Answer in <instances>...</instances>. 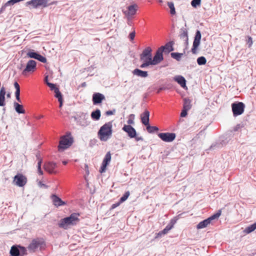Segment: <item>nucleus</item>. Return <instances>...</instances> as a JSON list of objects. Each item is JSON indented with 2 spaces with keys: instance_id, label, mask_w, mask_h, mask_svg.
Here are the masks:
<instances>
[{
  "instance_id": "nucleus-51",
  "label": "nucleus",
  "mask_w": 256,
  "mask_h": 256,
  "mask_svg": "<svg viewBox=\"0 0 256 256\" xmlns=\"http://www.w3.org/2000/svg\"><path fill=\"white\" fill-rule=\"evenodd\" d=\"M16 2H18V0H10L6 3V5H8V6H11L14 4Z\"/></svg>"
},
{
  "instance_id": "nucleus-62",
  "label": "nucleus",
  "mask_w": 256,
  "mask_h": 256,
  "mask_svg": "<svg viewBox=\"0 0 256 256\" xmlns=\"http://www.w3.org/2000/svg\"><path fill=\"white\" fill-rule=\"evenodd\" d=\"M38 174L40 175L43 174V172L42 171L41 168H38Z\"/></svg>"
},
{
  "instance_id": "nucleus-52",
  "label": "nucleus",
  "mask_w": 256,
  "mask_h": 256,
  "mask_svg": "<svg viewBox=\"0 0 256 256\" xmlns=\"http://www.w3.org/2000/svg\"><path fill=\"white\" fill-rule=\"evenodd\" d=\"M135 31L134 30L133 32H131L129 34V38L130 40H134V37H135Z\"/></svg>"
},
{
  "instance_id": "nucleus-13",
  "label": "nucleus",
  "mask_w": 256,
  "mask_h": 256,
  "mask_svg": "<svg viewBox=\"0 0 256 256\" xmlns=\"http://www.w3.org/2000/svg\"><path fill=\"white\" fill-rule=\"evenodd\" d=\"M174 42L173 41H170L167 42L164 46H162L158 48L162 50V52L166 54H168L170 52L174 50Z\"/></svg>"
},
{
  "instance_id": "nucleus-29",
  "label": "nucleus",
  "mask_w": 256,
  "mask_h": 256,
  "mask_svg": "<svg viewBox=\"0 0 256 256\" xmlns=\"http://www.w3.org/2000/svg\"><path fill=\"white\" fill-rule=\"evenodd\" d=\"M256 229V222L246 227L244 232L246 234H250Z\"/></svg>"
},
{
  "instance_id": "nucleus-55",
  "label": "nucleus",
  "mask_w": 256,
  "mask_h": 256,
  "mask_svg": "<svg viewBox=\"0 0 256 256\" xmlns=\"http://www.w3.org/2000/svg\"><path fill=\"white\" fill-rule=\"evenodd\" d=\"M115 112H116L115 110H108V111L106 112V116L112 115L114 114Z\"/></svg>"
},
{
  "instance_id": "nucleus-58",
  "label": "nucleus",
  "mask_w": 256,
  "mask_h": 256,
  "mask_svg": "<svg viewBox=\"0 0 256 256\" xmlns=\"http://www.w3.org/2000/svg\"><path fill=\"white\" fill-rule=\"evenodd\" d=\"M8 6V5H6V4H4V6L2 7V8H1V9H0V13H2L3 11H4V10H5L6 8V6Z\"/></svg>"
},
{
  "instance_id": "nucleus-10",
  "label": "nucleus",
  "mask_w": 256,
  "mask_h": 256,
  "mask_svg": "<svg viewBox=\"0 0 256 256\" xmlns=\"http://www.w3.org/2000/svg\"><path fill=\"white\" fill-rule=\"evenodd\" d=\"M152 49L150 47H146L144 50L140 54V60L142 61H152Z\"/></svg>"
},
{
  "instance_id": "nucleus-60",
  "label": "nucleus",
  "mask_w": 256,
  "mask_h": 256,
  "mask_svg": "<svg viewBox=\"0 0 256 256\" xmlns=\"http://www.w3.org/2000/svg\"><path fill=\"white\" fill-rule=\"evenodd\" d=\"M42 163V159H40L38 163V168H41V164Z\"/></svg>"
},
{
  "instance_id": "nucleus-4",
  "label": "nucleus",
  "mask_w": 256,
  "mask_h": 256,
  "mask_svg": "<svg viewBox=\"0 0 256 256\" xmlns=\"http://www.w3.org/2000/svg\"><path fill=\"white\" fill-rule=\"evenodd\" d=\"M70 132H68L66 136H62L58 146L59 152H63L65 149L71 146L74 142L73 138L72 137Z\"/></svg>"
},
{
  "instance_id": "nucleus-33",
  "label": "nucleus",
  "mask_w": 256,
  "mask_h": 256,
  "mask_svg": "<svg viewBox=\"0 0 256 256\" xmlns=\"http://www.w3.org/2000/svg\"><path fill=\"white\" fill-rule=\"evenodd\" d=\"M111 160V154L110 152H108L102 161V162L108 164Z\"/></svg>"
},
{
  "instance_id": "nucleus-9",
  "label": "nucleus",
  "mask_w": 256,
  "mask_h": 256,
  "mask_svg": "<svg viewBox=\"0 0 256 256\" xmlns=\"http://www.w3.org/2000/svg\"><path fill=\"white\" fill-rule=\"evenodd\" d=\"M202 38V34L200 30H197L194 38V40L192 44V52L194 54L196 53V50L199 46L200 42V40Z\"/></svg>"
},
{
  "instance_id": "nucleus-11",
  "label": "nucleus",
  "mask_w": 256,
  "mask_h": 256,
  "mask_svg": "<svg viewBox=\"0 0 256 256\" xmlns=\"http://www.w3.org/2000/svg\"><path fill=\"white\" fill-rule=\"evenodd\" d=\"M158 136L165 142H172L176 138V135L172 132H161L158 134Z\"/></svg>"
},
{
  "instance_id": "nucleus-41",
  "label": "nucleus",
  "mask_w": 256,
  "mask_h": 256,
  "mask_svg": "<svg viewBox=\"0 0 256 256\" xmlns=\"http://www.w3.org/2000/svg\"><path fill=\"white\" fill-rule=\"evenodd\" d=\"M201 4V0H192L191 2V5L192 7L196 8L197 6H200Z\"/></svg>"
},
{
  "instance_id": "nucleus-22",
  "label": "nucleus",
  "mask_w": 256,
  "mask_h": 256,
  "mask_svg": "<svg viewBox=\"0 0 256 256\" xmlns=\"http://www.w3.org/2000/svg\"><path fill=\"white\" fill-rule=\"evenodd\" d=\"M174 80L182 88H184L186 87V80L184 77L181 76H178L174 78Z\"/></svg>"
},
{
  "instance_id": "nucleus-2",
  "label": "nucleus",
  "mask_w": 256,
  "mask_h": 256,
  "mask_svg": "<svg viewBox=\"0 0 256 256\" xmlns=\"http://www.w3.org/2000/svg\"><path fill=\"white\" fill-rule=\"evenodd\" d=\"M79 216V214L72 213L69 216L61 219L58 224V227L64 230H68L70 228V226L76 225L80 221Z\"/></svg>"
},
{
  "instance_id": "nucleus-5",
  "label": "nucleus",
  "mask_w": 256,
  "mask_h": 256,
  "mask_svg": "<svg viewBox=\"0 0 256 256\" xmlns=\"http://www.w3.org/2000/svg\"><path fill=\"white\" fill-rule=\"evenodd\" d=\"M74 120L78 124L83 126H86L90 124V122L88 120V116L87 113L83 112H78L76 113V115L72 116Z\"/></svg>"
},
{
  "instance_id": "nucleus-12",
  "label": "nucleus",
  "mask_w": 256,
  "mask_h": 256,
  "mask_svg": "<svg viewBox=\"0 0 256 256\" xmlns=\"http://www.w3.org/2000/svg\"><path fill=\"white\" fill-rule=\"evenodd\" d=\"M164 60L163 52L158 48L151 61L152 65H156Z\"/></svg>"
},
{
  "instance_id": "nucleus-28",
  "label": "nucleus",
  "mask_w": 256,
  "mask_h": 256,
  "mask_svg": "<svg viewBox=\"0 0 256 256\" xmlns=\"http://www.w3.org/2000/svg\"><path fill=\"white\" fill-rule=\"evenodd\" d=\"M100 111L99 109H96L91 113L92 118L95 120H98L100 117Z\"/></svg>"
},
{
  "instance_id": "nucleus-1",
  "label": "nucleus",
  "mask_w": 256,
  "mask_h": 256,
  "mask_svg": "<svg viewBox=\"0 0 256 256\" xmlns=\"http://www.w3.org/2000/svg\"><path fill=\"white\" fill-rule=\"evenodd\" d=\"M46 247V242L42 238L37 237L32 238L27 247L30 252L34 253L44 250Z\"/></svg>"
},
{
  "instance_id": "nucleus-17",
  "label": "nucleus",
  "mask_w": 256,
  "mask_h": 256,
  "mask_svg": "<svg viewBox=\"0 0 256 256\" xmlns=\"http://www.w3.org/2000/svg\"><path fill=\"white\" fill-rule=\"evenodd\" d=\"M138 6L136 4L130 5L128 7V11L124 12V13L127 16H132L134 15L136 12Z\"/></svg>"
},
{
  "instance_id": "nucleus-21",
  "label": "nucleus",
  "mask_w": 256,
  "mask_h": 256,
  "mask_svg": "<svg viewBox=\"0 0 256 256\" xmlns=\"http://www.w3.org/2000/svg\"><path fill=\"white\" fill-rule=\"evenodd\" d=\"M6 94L4 87L2 86L0 90V106H4L5 104V95Z\"/></svg>"
},
{
  "instance_id": "nucleus-59",
  "label": "nucleus",
  "mask_w": 256,
  "mask_h": 256,
  "mask_svg": "<svg viewBox=\"0 0 256 256\" xmlns=\"http://www.w3.org/2000/svg\"><path fill=\"white\" fill-rule=\"evenodd\" d=\"M20 90H16V92H15L16 97H18V96H20Z\"/></svg>"
},
{
  "instance_id": "nucleus-25",
  "label": "nucleus",
  "mask_w": 256,
  "mask_h": 256,
  "mask_svg": "<svg viewBox=\"0 0 256 256\" xmlns=\"http://www.w3.org/2000/svg\"><path fill=\"white\" fill-rule=\"evenodd\" d=\"M210 223H211L210 222L208 218L200 222H199L196 226V228L198 229H202V228H205Z\"/></svg>"
},
{
  "instance_id": "nucleus-20",
  "label": "nucleus",
  "mask_w": 256,
  "mask_h": 256,
  "mask_svg": "<svg viewBox=\"0 0 256 256\" xmlns=\"http://www.w3.org/2000/svg\"><path fill=\"white\" fill-rule=\"evenodd\" d=\"M132 74L138 76L141 78H146L148 76V73L146 71H143L138 68H136L132 71Z\"/></svg>"
},
{
  "instance_id": "nucleus-30",
  "label": "nucleus",
  "mask_w": 256,
  "mask_h": 256,
  "mask_svg": "<svg viewBox=\"0 0 256 256\" xmlns=\"http://www.w3.org/2000/svg\"><path fill=\"white\" fill-rule=\"evenodd\" d=\"M27 56L30 58H32L36 60L39 54L36 52L34 50H30L26 54Z\"/></svg>"
},
{
  "instance_id": "nucleus-44",
  "label": "nucleus",
  "mask_w": 256,
  "mask_h": 256,
  "mask_svg": "<svg viewBox=\"0 0 256 256\" xmlns=\"http://www.w3.org/2000/svg\"><path fill=\"white\" fill-rule=\"evenodd\" d=\"M150 65H152V63L151 61L145 60V61H144L143 64H142L140 66V68H146V67L149 66Z\"/></svg>"
},
{
  "instance_id": "nucleus-63",
  "label": "nucleus",
  "mask_w": 256,
  "mask_h": 256,
  "mask_svg": "<svg viewBox=\"0 0 256 256\" xmlns=\"http://www.w3.org/2000/svg\"><path fill=\"white\" fill-rule=\"evenodd\" d=\"M136 140V141H138V140H143V138L142 136H140V137H136V138H134Z\"/></svg>"
},
{
  "instance_id": "nucleus-6",
  "label": "nucleus",
  "mask_w": 256,
  "mask_h": 256,
  "mask_svg": "<svg viewBox=\"0 0 256 256\" xmlns=\"http://www.w3.org/2000/svg\"><path fill=\"white\" fill-rule=\"evenodd\" d=\"M245 105L242 102H234L232 104V109L234 116L242 114L244 110Z\"/></svg>"
},
{
  "instance_id": "nucleus-38",
  "label": "nucleus",
  "mask_w": 256,
  "mask_h": 256,
  "mask_svg": "<svg viewBox=\"0 0 256 256\" xmlns=\"http://www.w3.org/2000/svg\"><path fill=\"white\" fill-rule=\"evenodd\" d=\"M168 6L170 8V14H176V10L174 3L172 2H168Z\"/></svg>"
},
{
  "instance_id": "nucleus-3",
  "label": "nucleus",
  "mask_w": 256,
  "mask_h": 256,
  "mask_svg": "<svg viewBox=\"0 0 256 256\" xmlns=\"http://www.w3.org/2000/svg\"><path fill=\"white\" fill-rule=\"evenodd\" d=\"M112 121L106 122L100 128L98 132V136L101 140L106 141L112 136Z\"/></svg>"
},
{
  "instance_id": "nucleus-42",
  "label": "nucleus",
  "mask_w": 256,
  "mask_h": 256,
  "mask_svg": "<svg viewBox=\"0 0 256 256\" xmlns=\"http://www.w3.org/2000/svg\"><path fill=\"white\" fill-rule=\"evenodd\" d=\"M27 5H32L34 8H37L38 6L36 0H31L26 2Z\"/></svg>"
},
{
  "instance_id": "nucleus-64",
  "label": "nucleus",
  "mask_w": 256,
  "mask_h": 256,
  "mask_svg": "<svg viewBox=\"0 0 256 256\" xmlns=\"http://www.w3.org/2000/svg\"><path fill=\"white\" fill-rule=\"evenodd\" d=\"M62 100H63L62 99L58 100V101L60 103V106H59L60 108H61L62 106Z\"/></svg>"
},
{
  "instance_id": "nucleus-36",
  "label": "nucleus",
  "mask_w": 256,
  "mask_h": 256,
  "mask_svg": "<svg viewBox=\"0 0 256 256\" xmlns=\"http://www.w3.org/2000/svg\"><path fill=\"white\" fill-rule=\"evenodd\" d=\"M18 250L20 251V256H23L27 254V248H26L24 246H18Z\"/></svg>"
},
{
  "instance_id": "nucleus-24",
  "label": "nucleus",
  "mask_w": 256,
  "mask_h": 256,
  "mask_svg": "<svg viewBox=\"0 0 256 256\" xmlns=\"http://www.w3.org/2000/svg\"><path fill=\"white\" fill-rule=\"evenodd\" d=\"M180 36L181 39H183L184 41L188 40V32L186 28H180Z\"/></svg>"
},
{
  "instance_id": "nucleus-27",
  "label": "nucleus",
  "mask_w": 256,
  "mask_h": 256,
  "mask_svg": "<svg viewBox=\"0 0 256 256\" xmlns=\"http://www.w3.org/2000/svg\"><path fill=\"white\" fill-rule=\"evenodd\" d=\"M10 254L11 256H20L18 246H12L10 250Z\"/></svg>"
},
{
  "instance_id": "nucleus-49",
  "label": "nucleus",
  "mask_w": 256,
  "mask_h": 256,
  "mask_svg": "<svg viewBox=\"0 0 256 256\" xmlns=\"http://www.w3.org/2000/svg\"><path fill=\"white\" fill-rule=\"evenodd\" d=\"M189 110H186V109H184V108H182V111L180 113V116L182 117V118H184V117H186L187 115H188V111Z\"/></svg>"
},
{
  "instance_id": "nucleus-15",
  "label": "nucleus",
  "mask_w": 256,
  "mask_h": 256,
  "mask_svg": "<svg viewBox=\"0 0 256 256\" xmlns=\"http://www.w3.org/2000/svg\"><path fill=\"white\" fill-rule=\"evenodd\" d=\"M122 129L128 133V136L130 138H136V130L130 125H124Z\"/></svg>"
},
{
  "instance_id": "nucleus-47",
  "label": "nucleus",
  "mask_w": 256,
  "mask_h": 256,
  "mask_svg": "<svg viewBox=\"0 0 256 256\" xmlns=\"http://www.w3.org/2000/svg\"><path fill=\"white\" fill-rule=\"evenodd\" d=\"M50 88L51 90L56 91V89L58 88L56 86L52 83H48L47 85Z\"/></svg>"
},
{
  "instance_id": "nucleus-54",
  "label": "nucleus",
  "mask_w": 256,
  "mask_h": 256,
  "mask_svg": "<svg viewBox=\"0 0 256 256\" xmlns=\"http://www.w3.org/2000/svg\"><path fill=\"white\" fill-rule=\"evenodd\" d=\"M121 203L122 202H120V201H119L118 202L112 204L111 206L110 210H113L116 208V207L119 206Z\"/></svg>"
},
{
  "instance_id": "nucleus-53",
  "label": "nucleus",
  "mask_w": 256,
  "mask_h": 256,
  "mask_svg": "<svg viewBox=\"0 0 256 256\" xmlns=\"http://www.w3.org/2000/svg\"><path fill=\"white\" fill-rule=\"evenodd\" d=\"M247 43L248 44V48H250L252 44V39L250 36H248Z\"/></svg>"
},
{
  "instance_id": "nucleus-48",
  "label": "nucleus",
  "mask_w": 256,
  "mask_h": 256,
  "mask_svg": "<svg viewBox=\"0 0 256 256\" xmlns=\"http://www.w3.org/2000/svg\"><path fill=\"white\" fill-rule=\"evenodd\" d=\"M178 216L174 218H172L170 220V221L169 223L170 224L171 226H172L174 227V226L176 222V221L178 220Z\"/></svg>"
},
{
  "instance_id": "nucleus-45",
  "label": "nucleus",
  "mask_w": 256,
  "mask_h": 256,
  "mask_svg": "<svg viewBox=\"0 0 256 256\" xmlns=\"http://www.w3.org/2000/svg\"><path fill=\"white\" fill-rule=\"evenodd\" d=\"M36 60L43 63H46V58L40 54H39Z\"/></svg>"
},
{
  "instance_id": "nucleus-37",
  "label": "nucleus",
  "mask_w": 256,
  "mask_h": 256,
  "mask_svg": "<svg viewBox=\"0 0 256 256\" xmlns=\"http://www.w3.org/2000/svg\"><path fill=\"white\" fill-rule=\"evenodd\" d=\"M172 228H173V226H171L170 224H168L162 230V231H160V232L159 234H166Z\"/></svg>"
},
{
  "instance_id": "nucleus-46",
  "label": "nucleus",
  "mask_w": 256,
  "mask_h": 256,
  "mask_svg": "<svg viewBox=\"0 0 256 256\" xmlns=\"http://www.w3.org/2000/svg\"><path fill=\"white\" fill-rule=\"evenodd\" d=\"M108 164H104L102 162V166H100V173H103L106 171V168Z\"/></svg>"
},
{
  "instance_id": "nucleus-31",
  "label": "nucleus",
  "mask_w": 256,
  "mask_h": 256,
  "mask_svg": "<svg viewBox=\"0 0 256 256\" xmlns=\"http://www.w3.org/2000/svg\"><path fill=\"white\" fill-rule=\"evenodd\" d=\"M146 130L149 133H154L158 130V128L156 126H151L150 124L146 126Z\"/></svg>"
},
{
  "instance_id": "nucleus-19",
  "label": "nucleus",
  "mask_w": 256,
  "mask_h": 256,
  "mask_svg": "<svg viewBox=\"0 0 256 256\" xmlns=\"http://www.w3.org/2000/svg\"><path fill=\"white\" fill-rule=\"evenodd\" d=\"M149 116L150 112L148 110H146L142 114V115L141 118L142 122L144 126H146L147 124H149Z\"/></svg>"
},
{
  "instance_id": "nucleus-7",
  "label": "nucleus",
  "mask_w": 256,
  "mask_h": 256,
  "mask_svg": "<svg viewBox=\"0 0 256 256\" xmlns=\"http://www.w3.org/2000/svg\"><path fill=\"white\" fill-rule=\"evenodd\" d=\"M36 68V62L34 60H30L28 62L26 68L22 72V74L26 76L28 73L33 72Z\"/></svg>"
},
{
  "instance_id": "nucleus-18",
  "label": "nucleus",
  "mask_w": 256,
  "mask_h": 256,
  "mask_svg": "<svg viewBox=\"0 0 256 256\" xmlns=\"http://www.w3.org/2000/svg\"><path fill=\"white\" fill-rule=\"evenodd\" d=\"M51 198L52 200L53 204L56 207L66 204V203L62 201L60 198L56 194H52Z\"/></svg>"
},
{
  "instance_id": "nucleus-57",
  "label": "nucleus",
  "mask_w": 256,
  "mask_h": 256,
  "mask_svg": "<svg viewBox=\"0 0 256 256\" xmlns=\"http://www.w3.org/2000/svg\"><path fill=\"white\" fill-rule=\"evenodd\" d=\"M48 75H46V76H44V82L46 84V85H48V83H50L48 82Z\"/></svg>"
},
{
  "instance_id": "nucleus-8",
  "label": "nucleus",
  "mask_w": 256,
  "mask_h": 256,
  "mask_svg": "<svg viewBox=\"0 0 256 256\" xmlns=\"http://www.w3.org/2000/svg\"><path fill=\"white\" fill-rule=\"evenodd\" d=\"M27 182L26 178L22 174H18L14 177V184L20 187L24 186Z\"/></svg>"
},
{
  "instance_id": "nucleus-50",
  "label": "nucleus",
  "mask_w": 256,
  "mask_h": 256,
  "mask_svg": "<svg viewBox=\"0 0 256 256\" xmlns=\"http://www.w3.org/2000/svg\"><path fill=\"white\" fill-rule=\"evenodd\" d=\"M244 127L243 124H238L234 128V131L236 132L239 130V129L241 128H242Z\"/></svg>"
},
{
  "instance_id": "nucleus-16",
  "label": "nucleus",
  "mask_w": 256,
  "mask_h": 256,
  "mask_svg": "<svg viewBox=\"0 0 256 256\" xmlns=\"http://www.w3.org/2000/svg\"><path fill=\"white\" fill-rule=\"evenodd\" d=\"M56 166V164L52 162H48L44 164V168L50 174H56V171L54 168Z\"/></svg>"
},
{
  "instance_id": "nucleus-26",
  "label": "nucleus",
  "mask_w": 256,
  "mask_h": 256,
  "mask_svg": "<svg viewBox=\"0 0 256 256\" xmlns=\"http://www.w3.org/2000/svg\"><path fill=\"white\" fill-rule=\"evenodd\" d=\"M183 100L184 104L182 108H184V109L190 110L192 106V105L191 104L192 100L189 98H184Z\"/></svg>"
},
{
  "instance_id": "nucleus-14",
  "label": "nucleus",
  "mask_w": 256,
  "mask_h": 256,
  "mask_svg": "<svg viewBox=\"0 0 256 256\" xmlns=\"http://www.w3.org/2000/svg\"><path fill=\"white\" fill-rule=\"evenodd\" d=\"M104 100V96L100 93L96 92L92 95V100L94 105H97L102 103V102Z\"/></svg>"
},
{
  "instance_id": "nucleus-56",
  "label": "nucleus",
  "mask_w": 256,
  "mask_h": 256,
  "mask_svg": "<svg viewBox=\"0 0 256 256\" xmlns=\"http://www.w3.org/2000/svg\"><path fill=\"white\" fill-rule=\"evenodd\" d=\"M14 86L16 90H20V86L19 84L18 83V82H14Z\"/></svg>"
},
{
  "instance_id": "nucleus-43",
  "label": "nucleus",
  "mask_w": 256,
  "mask_h": 256,
  "mask_svg": "<svg viewBox=\"0 0 256 256\" xmlns=\"http://www.w3.org/2000/svg\"><path fill=\"white\" fill-rule=\"evenodd\" d=\"M54 92L55 93L54 96L58 100L62 99V93L60 92L58 88L56 89V91H54Z\"/></svg>"
},
{
  "instance_id": "nucleus-34",
  "label": "nucleus",
  "mask_w": 256,
  "mask_h": 256,
  "mask_svg": "<svg viewBox=\"0 0 256 256\" xmlns=\"http://www.w3.org/2000/svg\"><path fill=\"white\" fill-rule=\"evenodd\" d=\"M221 212H222L221 210H218L216 212V213L214 214L213 215H212L210 217H209L208 218L210 220V222H212V220H214L215 219H218L220 216Z\"/></svg>"
},
{
  "instance_id": "nucleus-39",
  "label": "nucleus",
  "mask_w": 256,
  "mask_h": 256,
  "mask_svg": "<svg viewBox=\"0 0 256 256\" xmlns=\"http://www.w3.org/2000/svg\"><path fill=\"white\" fill-rule=\"evenodd\" d=\"M38 6H42L43 7L47 6L48 0H36Z\"/></svg>"
},
{
  "instance_id": "nucleus-40",
  "label": "nucleus",
  "mask_w": 256,
  "mask_h": 256,
  "mask_svg": "<svg viewBox=\"0 0 256 256\" xmlns=\"http://www.w3.org/2000/svg\"><path fill=\"white\" fill-rule=\"evenodd\" d=\"M130 194V192L127 191L125 192V193L124 194V195L120 198V202H124L129 196Z\"/></svg>"
},
{
  "instance_id": "nucleus-23",
  "label": "nucleus",
  "mask_w": 256,
  "mask_h": 256,
  "mask_svg": "<svg viewBox=\"0 0 256 256\" xmlns=\"http://www.w3.org/2000/svg\"><path fill=\"white\" fill-rule=\"evenodd\" d=\"M14 106L15 110L18 114H25L26 111L24 110L22 105L19 104L18 102H14Z\"/></svg>"
},
{
  "instance_id": "nucleus-32",
  "label": "nucleus",
  "mask_w": 256,
  "mask_h": 256,
  "mask_svg": "<svg viewBox=\"0 0 256 256\" xmlns=\"http://www.w3.org/2000/svg\"><path fill=\"white\" fill-rule=\"evenodd\" d=\"M184 53H179V52H172L170 54L172 58L174 59H176L178 61H180L181 60L182 56H183Z\"/></svg>"
},
{
  "instance_id": "nucleus-61",
  "label": "nucleus",
  "mask_w": 256,
  "mask_h": 256,
  "mask_svg": "<svg viewBox=\"0 0 256 256\" xmlns=\"http://www.w3.org/2000/svg\"><path fill=\"white\" fill-rule=\"evenodd\" d=\"M36 157L37 158V160H39L40 159H42L40 158V153L39 152H36Z\"/></svg>"
},
{
  "instance_id": "nucleus-35",
  "label": "nucleus",
  "mask_w": 256,
  "mask_h": 256,
  "mask_svg": "<svg viewBox=\"0 0 256 256\" xmlns=\"http://www.w3.org/2000/svg\"><path fill=\"white\" fill-rule=\"evenodd\" d=\"M198 64L200 66L205 64L206 62V60L205 57L202 56L198 57L197 59Z\"/></svg>"
}]
</instances>
